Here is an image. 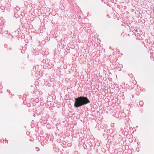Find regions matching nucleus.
Listing matches in <instances>:
<instances>
[{
	"label": "nucleus",
	"mask_w": 154,
	"mask_h": 154,
	"mask_svg": "<svg viewBox=\"0 0 154 154\" xmlns=\"http://www.w3.org/2000/svg\"><path fill=\"white\" fill-rule=\"evenodd\" d=\"M140 103H142V102H139V104H140Z\"/></svg>",
	"instance_id": "7ed1b4c3"
},
{
	"label": "nucleus",
	"mask_w": 154,
	"mask_h": 154,
	"mask_svg": "<svg viewBox=\"0 0 154 154\" xmlns=\"http://www.w3.org/2000/svg\"><path fill=\"white\" fill-rule=\"evenodd\" d=\"M153 11L154 13V7L153 8Z\"/></svg>",
	"instance_id": "f03ea898"
},
{
	"label": "nucleus",
	"mask_w": 154,
	"mask_h": 154,
	"mask_svg": "<svg viewBox=\"0 0 154 154\" xmlns=\"http://www.w3.org/2000/svg\"><path fill=\"white\" fill-rule=\"evenodd\" d=\"M75 102L74 106L76 107H78L84 105L90 102L89 100L85 97H80L75 99Z\"/></svg>",
	"instance_id": "f257e3e1"
}]
</instances>
